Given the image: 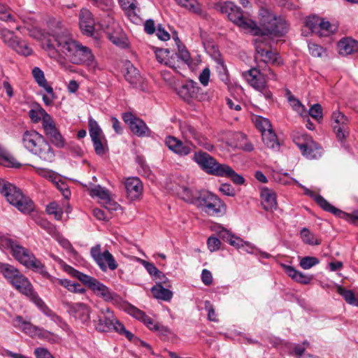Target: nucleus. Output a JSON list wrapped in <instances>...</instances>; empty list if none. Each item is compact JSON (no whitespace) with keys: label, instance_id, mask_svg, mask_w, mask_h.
<instances>
[{"label":"nucleus","instance_id":"1","mask_svg":"<svg viewBox=\"0 0 358 358\" xmlns=\"http://www.w3.org/2000/svg\"><path fill=\"white\" fill-rule=\"evenodd\" d=\"M48 48L72 64L91 65L94 61L91 50L75 41L67 30L54 33L48 40Z\"/></svg>","mask_w":358,"mask_h":358},{"label":"nucleus","instance_id":"2","mask_svg":"<svg viewBox=\"0 0 358 358\" xmlns=\"http://www.w3.org/2000/svg\"><path fill=\"white\" fill-rule=\"evenodd\" d=\"M259 26L255 22L254 27L250 28V32L258 36V38L269 36H282L288 30L287 22L282 17H278L269 9L262 7L259 12Z\"/></svg>","mask_w":358,"mask_h":358},{"label":"nucleus","instance_id":"3","mask_svg":"<svg viewBox=\"0 0 358 358\" xmlns=\"http://www.w3.org/2000/svg\"><path fill=\"white\" fill-rule=\"evenodd\" d=\"M23 146L36 155L44 163H51L55 159V152L45 137L35 130L25 131L22 135Z\"/></svg>","mask_w":358,"mask_h":358},{"label":"nucleus","instance_id":"4","mask_svg":"<svg viewBox=\"0 0 358 358\" xmlns=\"http://www.w3.org/2000/svg\"><path fill=\"white\" fill-rule=\"evenodd\" d=\"M3 244L6 248L10 250L13 257L26 268L31 269L41 275L45 271V265L31 251L17 242L5 238L3 241Z\"/></svg>","mask_w":358,"mask_h":358},{"label":"nucleus","instance_id":"5","mask_svg":"<svg viewBox=\"0 0 358 358\" xmlns=\"http://www.w3.org/2000/svg\"><path fill=\"white\" fill-rule=\"evenodd\" d=\"M0 192L11 205L15 206L22 213L27 214L34 211L33 201L15 185L5 180H0Z\"/></svg>","mask_w":358,"mask_h":358},{"label":"nucleus","instance_id":"6","mask_svg":"<svg viewBox=\"0 0 358 358\" xmlns=\"http://www.w3.org/2000/svg\"><path fill=\"white\" fill-rule=\"evenodd\" d=\"M95 329L100 332L115 331L121 335L124 334V326L116 319L113 312L109 308H101L96 317L93 320Z\"/></svg>","mask_w":358,"mask_h":358},{"label":"nucleus","instance_id":"7","mask_svg":"<svg viewBox=\"0 0 358 358\" xmlns=\"http://www.w3.org/2000/svg\"><path fill=\"white\" fill-rule=\"evenodd\" d=\"M197 202L201 210L210 216L220 217L227 211V206L224 201L210 192H200Z\"/></svg>","mask_w":358,"mask_h":358},{"label":"nucleus","instance_id":"8","mask_svg":"<svg viewBox=\"0 0 358 358\" xmlns=\"http://www.w3.org/2000/svg\"><path fill=\"white\" fill-rule=\"evenodd\" d=\"M220 10L223 13H227L231 22L245 30L250 31V28L255 26V22L245 17L241 8L232 2H227L222 5Z\"/></svg>","mask_w":358,"mask_h":358},{"label":"nucleus","instance_id":"9","mask_svg":"<svg viewBox=\"0 0 358 358\" xmlns=\"http://www.w3.org/2000/svg\"><path fill=\"white\" fill-rule=\"evenodd\" d=\"M264 73L259 68H253L245 72L244 77L251 87L261 92L266 99H271L272 93L268 90L267 79Z\"/></svg>","mask_w":358,"mask_h":358},{"label":"nucleus","instance_id":"10","mask_svg":"<svg viewBox=\"0 0 358 358\" xmlns=\"http://www.w3.org/2000/svg\"><path fill=\"white\" fill-rule=\"evenodd\" d=\"M194 160L207 173L215 176L222 175L221 172L225 164H220L215 158L205 152L199 151L194 155Z\"/></svg>","mask_w":358,"mask_h":358},{"label":"nucleus","instance_id":"11","mask_svg":"<svg viewBox=\"0 0 358 358\" xmlns=\"http://www.w3.org/2000/svg\"><path fill=\"white\" fill-rule=\"evenodd\" d=\"M256 49L255 59L262 62L263 64H271L280 65L282 64L280 58L276 52L265 49L267 45L265 38H257L255 39Z\"/></svg>","mask_w":358,"mask_h":358},{"label":"nucleus","instance_id":"12","mask_svg":"<svg viewBox=\"0 0 358 358\" xmlns=\"http://www.w3.org/2000/svg\"><path fill=\"white\" fill-rule=\"evenodd\" d=\"M15 289L27 296L31 302H33L44 314L48 315L50 310L45 305V302L38 296L37 292L31 283L30 280L27 278L20 285H16Z\"/></svg>","mask_w":358,"mask_h":358},{"label":"nucleus","instance_id":"13","mask_svg":"<svg viewBox=\"0 0 358 358\" xmlns=\"http://www.w3.org/2000/svg\"><path fill=\"white\" fill-rule=\"evenodd\" d=\"M296 145L301 151L303 155L309 159H317L322 154V148L307 135L302 136V138L294 139Z\"/></svg>","mask_w":358,"mask_h":358},{"label":"nucleus","instance_id":"14","mask_svg":"<svg viewBox=\"0 0 358 358\" xmlns=\"http://www.w3.org/2000/svg\"><path fill=\"white\" fill-rule=\"evenodd\" d=\"M90 254L101 271H106L108 268L114 271L117 268V264L111 253L108 250L101 252L100 245L92 247Z\"/></svg>","mask_w":358,"mask_h":358},{"label":"nucleus","instance_id":"15","mask_svg":"<svg viewBox=\"0 0 358 358\" xmlns=\"http://www.w3.org/2000/svg\"><path fill=\"white\" fill-rule=\"evenodd\" d=\"M123 120L129 127L131 131L138 136H148L150 130L141 119L136 117L132 113H127L123 115Z\"/></svg>","mask_w":358,"mask_h":358},{"label":"nucleus","instance_id":"16","mask_svg":"<svg viewBox=\"0 0 358 358\" xmlns=\"http://www.w3.org/2000/svg\"><path fill=\"white\" fill-rule=\"evenodd\" d=\"M47 139L55 147L62 148L66 145V141L59 130L57 128L52 118L43 127Z\"/></svg>","mask_w":358,"mask_h":358},{"label":"nucleus","instance_id":"17","mask_svg":"<svg viewBox=\"0 0 358 358\" xmlns=\"http://www.w3.org/2000/svg\"><path fill=\"white\" fill-rule=\"evenodd\" d=\"M199 91L200 87L197 83L189 80L179 87L178 94L186 101H190L193 99L200 100L201 94Z\"/></svg>","mask_w":358,"mask_h":358},{"label":"nucleus","instance_id":"18","mask_svg":"<svg viewBox=\"0 0 358 358\" xmlns=\"http://www.w3.org/2000/svg\"><path fill=\"white\" fill-rule=\"evenodd\" d=\"M218 236L220 238L227 241L231 245L237 249H240L245 246L247 248L245 251L249 253H251L253 250V246L250 243L244 241L241 238L235 236L223 227H220Z\"/></svg>","mask_w":358,"mask_h":358},{"label":"nucleus","instance_id":"19","mask_svg":"<svg viewBox=\"0 0 358 358\" xmlns=\"http://www.w3.org/2000/svg\"><path fill=\"white\" fill-rule=\"evenodd\" d=\"M42 276L47 278L54 286L60 285L67 289L69 292L74 293H84L85 289L78 282H73L67 279H59L51 275L46 270Z\"/></svg>","mask_w":358,"mask_h":358},{"label":"nucleus","instance_id":"20","mask_svg":"<svg viewBox=\"0 0 358 358\" xmlns=\"http://www.w3.org/2000/svg\"><path fill=\"white\" fill-rule=\"evenodd\" d=\"M108 39L117 46L124 48L128 46V39L118 24L113 23L106 31Z\"/></svg>","mask_w":358,"mask_h":358},{"label":"nucleus","instance_id":"21","mask_svg":"<svg viewBox=\"0 0 358 358\" xmlns=\"http://www.w3.org/2000/svg\"><path fill=\"white\" fill-rule=\"evenodd\" d=\"M165 144L170 150L180 157L187 156L191 152L189 145L185 144L182 141L172 136L166 138Z\"/></svg>","mask_w":358,"mask_h":358},{"label":"nucleus","instance_id":"22","mask_svg":"<svg viewBox=\"0 0 358 358\" xmlns=\"http://www.w3.org/2000/svg\"><path fill=\"white\" fill-rule=\"evenodd\" d=\"M79 19L81 31L86 35L92 36L94 31V20L92 13L87 8H83L80 11Z\"/></svg>","mask_w":358,"mask_h":358},{"label":"nucleus","instance_id":"23","mask_svg":"<svg viewBox=\"0 0 358 358\" xmlns=\"http://www.w3.org/2000/svg\"><path fill=\"white\" fill-rule=\"evenodd\" d=\"M126 69L127 71L124 74L126 80L134 87L142 91L145 90L144 79L140 75L138 69L131 64H127Z\"/></svg>","mask_w":358,"mask_h":358},{"label":"nucleus","instance_id":"24","mask_svg":"<svg viewBox=\"0 0 358 358\" xmlns=\"http://www.w3.org/2000/svg\"><path fill=\"white\" fill-rule=\"evenodd\" d=\"M124 185L129 199L136 200L140 197L143 191V185L138 178H128L125 180Z\"/></svg>","mask_w":358,"mask_h":358},{"label":"nucleus","instance_id":"25","mask_svg":"<svg viewBox=\"0 0 358 358\" xmlns=\"http://www.w3.org/2000/svg\"><path fill=\"white\" fill-rule=\"evenodd\" d=\"M97 296L103 299L106 302L116 301L118 295L112 292L107 286L97 281L92 289Z\"/></svg>","mask_w":358,"mask_h":358},{"label":"nucleus","instance_id":"26","mask_svg":"<svg viewBox=\"0 0 358 358\" xmlns=\"http://www.w3.org/2000/svg\"><path fill=\"white\" fill-rule=\"evenodd\" d=\"M282 266L286 274L296 282L308 285L313 280V275L304 274L291 266L283 264Z\"/></svg>","mask_w":358,"mask_h":358},{"label":"nucleus","instance_id":"27","mask_svg":"<svg viewBox=\"0 0 358 358\" xmlns=\"http://www.w3.org/2000/svg\"><path fill=\"white\" fill-rule=\"evenodd\" d=\"M70 312L83 323H88L90 320V308L84 303H77L71 305Z\"/></svg>","mask_w":358,"mask_h":358},{"label":"nucleus","instance_id":"28","mask_svg":"<svg viewBox=\"0 0 358 358\" xmlns=\"http://www.w3.org/2000/svg\"><path fill=\"white\" fill-rule=\"evenodd\" d=\"M339 54L346 56L358 51V42L350 38H342L338 43Z\"/></svg>","mask_w":358,"mask_h":358},{"label":"nucleus","instance_id":"29","mask_svg":"<svg viewBox=\"0 0 358 358\" xmlns=\"http://www.w3.org/2000/svg\"><path fill=\"white\" fill-rule=\"evenodd\" d=\"M315 200L316 203L325 211L330 212L338 217L349 219L350 214L346 213L333 206L321 195L315 196Z\"/></svg>","mask_w":358,"mask_h":358},{"label":"nucleus","instance_id":"30","mask_svg":"<svg viewBox=\"0 0 358 358\" xmlns=\"http://www.w3.org/2000/svg\"><path fill=\"white\" fill-rule=\"evenodd\" d=\"M262 205L263 208L268 211L275 209L277 207V201L275 194L271 189L264 188L261 192Z\"/></svg>","mask_w":358,"mask_h":358},{"label":"nucleus","instance_id":"31","mask_svg":"<svg viewBox=\"0 0 358 358\" xmlns=\"http://www.w3.org/2000/svg\"><path fill=\"white\" fill-rule=\"evenodd\" d=\"M66 271L73 277L76 278L78 279L82 283H83L85 285L87 286L90 289H92V287L94 286L96 282L98 281L96 278L87 275L86 274H84L75 268L69 266Z\"/></svg>","mask_w":358,"mask_h":358},{"label":"nucleus","instance_id":"32","mask_svg":"<svg viewBox=\"0 0 358 358\" xmlns=\"http://www.w3.org/2000/svg\"><path fill=\"white\" fill-rule=\"evenodd\" d=\"M29 116L34 123L42 121V127L49 122L52 117L47 112L41 107H37L35 109H31L29 112Z\"/></svg>","mask_w":358,"mask_h":358},{"label":"nucleus","instance_id":"33","mask_svg":"<svg viewBox=\"0 0 358 358\" xmlns=\"http://www.w3.org/2000/svg\"><path fill=\"white\" fill-rule=\"evenodd\" d=\"M0 272L9 282L13 281L21 273L14 266L2 262H0Z\"/></svg>","mask_w":358,"mask_h":358},{"label":"nucleus","instance_id":"34","mask_svg":"<svg viewBox=\"0 0 358 358\" xmlns=\"http://www.w3.org/2000/svg\"><path fill=\"white\" fill-rule=\"evenodd\" d=\"M151 292L155 298L165 301H169L173 297V292L159 284L153 286L151 289Z\"/></svg>","mask_w":358,"mask_h":358},{"label":"nucleus","instance_id":"35","mask_svg":"<svg viewBox=\"0 0 358 358\" xmlns=\"http://www.w3.org/2000/svg\"><path fill=\"white\" fill-rule=\"evenodd\" d=\"M262 136V141L266 147L273 150L279 148L280 144L273 129L263 131Z\"/></svg>","mask_w":358,"mask_h":358},{"label":"nucleus","instance_id":"36","mask_svg":"<svg viewBox=\"0 0 358 358\" xmlns=\"http://www.w3.org/2000/svg\"><path fill=\"white\" fill-rule=\"evenodd\" d=\"M180 130L183 138L187 141L191 142L192 140H195L199 141L200 138L199 133L196 130L194 127L192 125L188 124L187 123H184L180 126Z\"/></svg>","mask_w":358,"mask_h":358},{"label":"nucleus","instance_id":"37","mask_svg":"<svg viewBox=\"0 0 358 358\" xmlns=\"http://www.w3.org/2000/svg\"><path fill=\"white\" fill-rule=\"evenodd\" d=\"M222 175H220L219 177H226L230 178L233 182L237 185H243L245 182V179L243 177L238 173H236L231 167L228 166L227 164H224L222 172Z\"/></svg>","mask_w":358,"mask_h":358},{"label":"nucleus","instance_id":"38","mask_svg":"<svg viewBox=\"0 0 358 358\" xmlns=\"http://www.w3.org/2000/svg\"><path fill=\"white\" fill-rule=\"evenodd\" d=\"M32 74L39 86L43 87L48 94H52V87L47 83L43 72L38 67L33 69Z\"/></svg>","mask_w":358,"mask_h":358},{"label":"nucleus","instance_id":"39","mask_svg":"<svg viewBox=\"0 0 358 358\" xmlns=\"http://www.w3.org/2000/svg\"><path fill=\"white\" fill-rule=\"evenodd\" d=\"M176 1L182 7L187 9L189 12L200 15H202V9L197 0H176Z\"/></svg>","mask_w":358,"mask_h":358},{"label":"nucleus","instance_id":"40","mask_svg":"<svg viewBox=\"0 0 358 358\" xmlns=\"http://www.w3.org/2000/svg\"><path fill=\"white\" fill-rule=\"evenodd\" d=\"M1 36L5 44L13 48L17 45L18 38L15 36L14 33L7 29L1 30Z\"/></svg>","mask_w":358,"mask_h":358},{"label":"nucleus","instance_id":"41","mask_svg":"<svg viewBox=\"0 0 358 358\" xmlns=\"http://www.w3.org/2000/svg\"><path fill=\"white\" fill-rule=\"evenodd\" d=\"M337 292L348 303L358 306V296L356 297L352 290H348L341 286H338Z\"/></svg>","mask_w":358,"mask_h":358},{"label":"nucleus","instance_id":"42","mask_svg":"<svg viewBox=\"0 0 358 358\" xmlns=\"http://www.w3.org/2000/svg\"><path fill=\"white\" fill-rule=\"evenodd\" d=\"M178 194L182 199L189 203H194L195 201H197L199 196V194L186 187H180L178 191Z\"/></svg>","mask_w":358,"mask_h":358},{"label":"nucleus","instance_id":"43","mask_svg":"<svg viewBox=\"0 0 358 358\" xmlns=\"http://www.w3.org/2000/svg\"><path fill=\"white\" fill-rule=\"evenodd\" d=\"M89 132L92 139L97 138H104L101 129L96 121L93 119L89 120Z\"/></svg>","mask_w":358,"mask_h":358},{"label":"nucleus","instance_id":"44","mask_svg":"<svg viewBox=\"0 0 358 358\" xmlns=\"http://www.w3.org/2000/svg\"><path fill=\"white\" fill-rule=\"evenodd\" d=\"M124 336L129 341L133 342L136 345L138 346H142L145 348L151 354H154V352L152 351V347L145 341L141 340L139 338L134 336V335L129 331H125Z\"/></svg>","mask_w":358,"mask_h":358},{"label":"nucleus","instance_id":"45","mask_svg":"<svg viewBox=\"0 0 358 358\" xmlns=\"http://www.w3.org/2000/svg\"><path fill=\"white\" fill-rule=\"evenodd\" d=\"M90 194L93 196H95L99 197L100 199V203H102L110 197L109 192L107 189L101 187L100 185H97L92 188L90 190Z\"/></svg>","mask_w":358,"mask_h":358},{"label":"nucleus","instance_id":"46","mask_svg":"<svg viewBox=\"0 0 358 358\" xmlns=\"http://www.w3.org/2000/svg\"><path fill=\"white\" fill-rule=\"evenodd\" d=\"M301 237L303 241L306 244L312 245L320 244V241H319L307 228H303L301 229Z\"/></svg>","mask_w":358,"mask_h":358},{"label":"nucleus","instance_id":"47","mask_svg":"<svg viewBox=\"0 0 358 358\" xmlns=\"http://www.w3.org/2000/svg\"><path fill=\"white\" fill-rule=\"evenodd\" d=\"M319 24V30L317 31L319 36H327L334 32L332 25L329 21H325L324 19L320 18Z\"/></svg>","mask_w":358,"mask_h":358},{"label":"nucleus","instance_id":"48","mask_svg":"<svg viewBox=\"0 0 358 358\" xmlns=\"http://www.w3.org/2000/svg\"><path fill=\"white\" fill-rule=\"evenodd\" d=\"M176 44L178 45V57L181 59L182 62L185 64H189L191 62V57L189 52L185 49L184 46L179 44L180 43L179 38L178 37L174 38Z\"/></svg>","mask_w":358,"mask_h":358},{"label":"nucleus","instance_id":"49","mask_svg":"<svg viewBox=\"0 0 358 358\" xmlns=\"http://www.w3.org/2000/svg\"><path fill=\"white\" fill-rule=\"evenodd\" d=\"M46 211L49 215H53L55 218L57 220H60L62 217V209L55 202H52L48 205L46 207Z\"/></svg>","mask_w":358,"mask_h":358},{"label":"nucleus","instance_id":"50","mask_svg":"<svg viewBox=\"0 0 358 358\" xmlns=\"http://www.w3.org/2000/svg\"><path fill=\"white\" fill-rule=\"evenodd\" d=\"M320 17L317 16L308 17L305 22V25L312 33L317 34Z\"/></svg>","mask_w":358,"mask_h":358},{"label":"nucleus","instance_id":"51","mask_svg":"<svg viewBox=\"0 0 358 358\" xmlns=\"http://www.w3.org/2000/svg\"><path fill=\"white\" fill-rule=\"evenodd\" d=\"M320 262L319 259L315 257H304L301 259L299 262L300 266L303 269H310L313 266L318 264Z\"/></svg>","mask_w":358,"mask_h":358},{"label":"nucleus","instance_id":"52","mask_svg":"<svg viewBox=\"0 0 358 358\" xmlns=\"http://www.w3.org/2000/svg\"><path fill=\"white\" fill-rule=\"evenodd\" d=\"M92 141L96 153L99 155H103L106 152V143L103 142L106 141L105 138H94Z\"/></svg>","mask_w":358,"mask_h":358},{"label":"nucleus","instance_id":"53","mask_svg":"<svg viewBox=\"0 0 358 358\" xmlns=\"http://www.w3.org/2000/svg\"><path fill=\"white\" fill-rule=\"evenodd\" d=\"M18 54L29 56L32 53L31 48L24 42L20 39L17 41V45L13 48Z\"/></svg>","mask_w":358,"mask_h":358},{"label":"nucleus","instance_id":"54","mask_svg":"<svg viewBox=\"0 0 358 358\" xmlns=\"http://www.w3.org/2000/svg\"><path fill=\"white\" fill-rule=\"evenodd\" d=\"M119 1L124 10L136 15V0H119Z\"/></svg>","mask_w":358,"mask_h":358},{"label":"nucleus","instance_id":"55","mask_svg":"<svg viewBox=\"0 0 358 358\" xmlns=\"http://www.w3.org/2000/svg\"><path fill=\"white\" fill-rule=\"evenodd\" d=\"M0 20L6 22H15L13 15L10 13L8 8L0 3Z\"/></svg>","mask_w":358,"mask_h":358},{"label":"nucleus","instance_id":"56","mask_svg":"<svg viewBox=\"0 0 358 358\" xmlns=\"http://www.w3.org/2000/svg\"><path fill=\"white\" fill-rule=\"evenodd\" d=\"M169 53L170 52L168 49H159L155 51V56L159 62L169 65L167 59Z\"/></svg>","mask_w":358,"mask_h":358},{"label":"nucleus","instance_id":"57","mask_svg":"<svg viewBox=\"0 0 358 358\" xmlns=\"http://www.w3.org/2000/svg\"><path fill=\"white\" fill-rule=\"evenodd\" d=\"M256 125L262 133L264 131L272 130V126L270 121L264 117H258L256 120Z\"/></svg>","mask_w":358,"mask_h":358},{"label":"nucleus","instance_id":"58","mask_svg":"<svg viewBox=\"0 0 358 358\" xmlns=\"http://www.w3.org/2000/svg\"><path fill=\"white\" fill-rule=\"evenodd\" d=\"M101 204L104 207L107 211L106 213L110 215L113 211L117 210L120 208V205L112 200L110 197Z\"/></svg>","mask_w":358,"mask_h":358},{"label":"nucleus","instance_id":"59","mask_svg":"<svg viewBox=\"0 0 358 358\" xmlns=\"http://www.w3.org/2000/svg\"><path fill=\"white\" fill-rule=\"evenodd\" d=\"M36 173L39 176H41L43 178H48L54 182H56L55 180L57 179V177L54 171L49 170V169L37 168Z\"/></svg>","mask_w":358,"mask_h":358},{"label":"nucleus","instance_id":"60","mask_svg":"<svg viewBox=\"0 0 358 358\" xmlns=\"http://www.w3.org/2000/svg\"><path fill=\"white\" fill-rule=\"evenodd\" d=\"M332 118L334 121V125H341L345 127L348 122V118L340 111H336L332 115Z\"/></svg>","mask_w":358,"mask_h":358},{"label":"nucleus","instance_id":"61","mask_svg":"<svg viewBox=\"0 0 358 358\" xmlns=\"http://www.w3.org/2000/svg\"><path fill=\"white\" fill-rule=\"evenodd\" d=\"M257 66L258 68H259V69L261 70V71L264 73V77L267 79V80L269 79L273 80H278L277 75L271 68L267 67L266 65L263 66L262 65H261L260 63H259Z\"/></svg>","mask_w":358,"mask_h":358},{"label":"nucleus","instance_id":"62","mask_svg":"<svg viewBox=\"0 0 358 358\" xmlns=\"http://www.w3.org/2000/svg\"><path fill=\"white\" fill-rule=\"evenodd\" d=\"M309 115L314 119H322L323 115L321 105L319 103L313 105L309 110Z\"/></svg>","mask_w":358,"mask_h":358},{"label":"nucleus","instance_id":"63","mask_svg":"<svg viewBox=\"0 0 358 358\" xmlns=\"http://www.w3.org/2000/svg\"><path fill=\"white\" fill-rule=\"evenodd\" d=\"M21 329L26 334L31 336L36 335L40 336V334L38 333L40 329H38L36 326L33 325L29 322H27V323H22V327Z\"/></svg>","mask_w":358,"mask_h":358},{"label":"nucleus","instance_id":"64","mask_svg":"<svg viewBox=\"0 0 358 358\" xmlns=\"http://www.w3.org/2000/svg\"><path fill=\"white\" fill-rule=\"evenodd\" d=\"M288 101L290 102L294 110H296L298 113H302L305 111L304 106L302 105L301 101L296 99L293 95L289 94L288 96Z\"/></svg>","mask_w":358,"mask_h":358}]
</instances>
